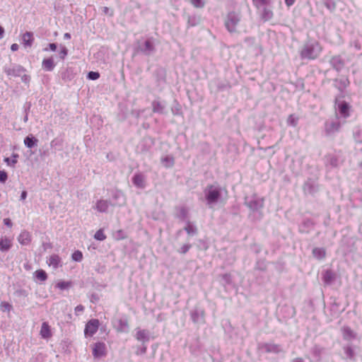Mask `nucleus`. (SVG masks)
Masks as SVG:
<instances>
[{
	"instance_id": "cd10ccee",
	"label": "nucleus",
	"mask_w": 362,
	"mask_h": 362,
	"mask_svg": "<svg viewBox=\"0 0 362 362\" xmlns=\"http://www.w3.org/2000/svg\"><path fill=\"white\" fill-rule=\"evenodd\" d=\"M342 336L345 340H351L356 337V334L349 327H344L342 328Z\"/></svg>"
},
{
	"instance_id": "9b49d317",
	"label": "nucleus",
	"mask_w": 362,
	"mask_h": 362,
	"mask_svg": "<svg viewBox=\"0 0 362 362\" xmlns=\"http://www.w3.org/2000/svg\"><path fill=\"white\" fill-rule=\"evenodd\" d=\"M99 325V320L97 319H92L89 320L85 326L84 334L86 336L92 337L97 332Z\"/></svg>"
},
{
	"instance_id": "f257e3e1",
	"label": "nucleus",
	"mask_w": 362,
	"mask_h": 362,
	"mask_svg": "<svg viewBox=\"0 0 362 362\" xmlns=\"http://www.w3.org/2000/svg\"><path fill=\"white\" fill-rule=\"evenodd\" d=\"M245 205L249 209V218L253 221L262 219L264 214L262 209L264 206V199L257 194L246 197L244 201Z\"/></svg>"
},
{
	"instance_id": "de8ad7c7",
	"label": "nucleus",
	"mask_w": 362,
	"mask_h": 362,
	"mask_svg": "<svg viewBox=\"0 0 362 362\" xmlns=\"http://www.w3.org/2000/svg\"><path fill=\"white\" fill-rule=\"evenodd\" d=\"M94 238L97 240L103 241L106 238V235L104 234L102 229H99L95 232Z\"/></svg>"
},
{
	"instance_id": "3c124183",
	"label": "nucleus",
	"mask_w": 362,
	"mask_h": 362,
	"mask_svg": "<svg viewBox=\"0 0 362 362\" xmlns=\"http://www.w3.org/2000/svg\"><path fill=\"white\" fill-rule=\"evenodd\" d=\"M71 286L70 281H62L57 284V287L61 290L67 289Z\"/></svg>"
},
{
	"instance_id": "58836bf2",
	"label": "nucleus",
	"mask_w": 362,
	"mask_h": 362,
	"mask_svg": "<svg viewBox=\"0 0 362 362\" xmlns=\"http://www.w3.org/2000/svg\"><path fill=\"white\" fill-rule=\"evenodd\" d=\"M334 81L338 83L337 87L340 90H343L344 89H345L349 84V81L348 78H341L339 80L336 79Z\"/></svg>"
},
{
	"instance_id": "37998d69",
	"label": "nucleus",
	"mask_w": 362,
	"mask_h": 362,
	"mask_svg": "<svg viewBox=\"0 0 362 362\" xmlns=\"http://www.w3.org/2000/svg\"><path fill=\"white\" fill-rule=\"evenodd\" d=\"M298 122V118L294 115H290L287 119V124L291 127H296Z\"/></svg>"
},
{
	"instance_id": "a18cd8bd",
	"label": "nucleus",
	"mask_w": 362,
	"mask_h": 362,
	"mask_svg": "<svg viewBox=\"0 0 362 362\" xmlns=\"http://www.w3.org/2000/svg\"><path fill=\"white\" fill-rule=\"evenodd\" d=\"M354 138L356 142L362 144V130L357 129L354 132Z\"/></svg>"
},
{
	"instance_id": "a19ab883",
	"label": "nucleus",
	"mask_w": 362,
	"mask_h": 362,
	"mask_svg": "<svg viewBox=\"0 0 362 362\" xmlns=\"http://www.w3.org/2000/svg\"><path fill=\"white\" fill-rule=\"evenodd\" d=\"M18 155L17 153H13L11 155V158L6 157L4 158V160L8 165L14 166L18 162Z\"/></svg>"
},
{
	"instance_id": "e2e57ef3",
	"label": "nucleus",
	"mask_w": 362,
	"mask_h": 362,
	"mask_svg": "<svg viewBox=\"0 0 362 362\" xmlns=\"http://www.w3.org/2000/svg\"><path fill=\"white\" fill-rule=\"evenodd\" d=\"M57 43H49L48 45V47H45L43 49V51L44 52H48V51H52V52H54L57 50Z\"/></svg>"
},
{
	"instance_id": "c9c22d12",
	"label": "nucleus",
	"mask_w": 362,
	"mask_h": 362,
	"mask_svg": "<svg viewBox=\"0 0 362 362\" xmlns=\"http://www.w3.org/2000/svg\"><path fill=\"white\" fill-rule=\"evenodd\" d=\"M34 277L40 281H45L47 279V274L43 269H37L34 273Z\"/></svg>"
},
{
	"instance_id": "ea45409f",
	"label": "nucleus",
	"mask_w": 362,
	"mask_h": 362,
	"mask_svg": "<svg viewBox=\"0 0 362 362\" xmlns=\"http://www.w3.org/2000/svg\"><path fill=\"white\" fill-rule=\"evenodd\" d=\"M161 162L167 168L173 167L175 163L173 157L169 156L163 158Z\"/></svg>"
},
{
	"instance_id": "4d7b16f0",
	"label": "nucleus",
	"mask_w": 362,
	"mask_h": 362,
	"mask_svg": "<svg viewBox=\"0 0 362 362\" xmlns=\"http://www.w3.org/2000/svg\"><path fill=\"white\" fill-rule=\"evenodd\" d=\"M14 294L18 297H27L28 295V291L23 288L17 289Z\"/></svg>"
},
{
	"instance_id": "72a5a7b5",
	"label": "nucleus",
	"mask_w": 362,
	"mask_h": 362,
	"mask_svg": "<svg viewBox=\"0 0 362 362\" xmlns=\"http://www.w3.org/2000/svg\"><path fill=\"white\" fill-rule=\"evenodd\" d=\"M325 6L330 11L334 12L337 8L338 0H322Z\"/></svg>"
},
{
	"instance_id": "69168bd1",
	"label": "nucleus",
	"mask_w": 362,
	"mask_h": 362,
	"mask_svg": "<svg viewBox=\"0 0 362 362\" xmlns=\"http://www.w3.org/2000/svg\"><path fill=\"white\" fill-rule=\"evenodd\" d=\"M126 238L124 232L122 230H118L116 232V238L117 240H123Z\"/></svg>"
},
{
	"instance_id": "39448f33",
	"label": "nucleus",
	"mask_w": 362,
	"mask_h": 362,
	"mask_svg": "<svg viewBox=\"0 0 362 362\" xmlns=\"http://www.w3.org/2000/svg\"><path fill=\"white\" fill-rule=\"evenodd\" d=\"M154 41L155 39L153 37L147 38L144 42L138 41L135 50L145 56H150L156 50Z\"/></svg>"
},
{
	"instance_id": "338daca9",
	"label": "nucleus",
	"mask_w": 362,
	"mask_h": 362,
	"mask_svg": "<svg viewBox=\"0 0 362 362\" xmlns=\"http://www.w3.org/2000/svg\"><path fill=\"white\" fill-rule=\"evenodd\" d=\"M329 164L332 167H337V165H338V159L336 157H334V156L331 157L330 159H329Z\"/></svg>"
},
{
	"instance_id": "f704fd0d",
	"label": "nucleus",
	"mask_w": 362,
	"mask_h": 362,
	"mask_svg": "<svg viewBox=\"0 0 362 362\" xmlns=\"http://www.w3.org/2000/svg\"><path fill=\"white\" fill-rule=\"evenodd\" d=\"M184 230L188 235H196L197 233V228L196 226H193L189 221H187L186 226Z\"/></svg>"
},
{
	"instance_id": "f03ea898",
	"label": "nucleus",
	"mask_w": 362,
	"mask_h": 362,
	"mask_svg": "<svg viewBox=\"0 0 362 362\" xmlns=\"http://www.w3.org/2000/svg\"><path fill=\"white\" fill-rule=\"evenodd\" d=\"M252 1L263 22L269 21L274 18L272 0H252Z\"/></svg>"
},
{
	"instance_id": "2eb2a0df",
	"label": "nucleus",
	"mask_w": 362,
	"mask_h": 362,
	"mask_svg": "<svg viewBox=\"0 0 362 362\" xmlns=\"http://www.w3.org/2000/svg\"><path fill=\"white\" fill-rule=\"evenodd\" d=\"M329 64L337 72L341 71L345 64L344 59L339 55L332 57L329 61Z\"/></svg>"
},
{
	"instance_id": "49530a36",
	"label": "nucleus",
	"mask_w": 362,
	"mask_h": 362,
	"mask_svg": "<svg viewBox=\"0 0 362 362\" xmlns=\"http://www.w3.org/2000/svg\"><path fill=\"white\" fill-rule=\"evenodd\" d=\"M344 353L347 358H349L350 359L354 358V351L353 349L351 348V346H346L344 347Z\"/></svg>"
},
{
	"instance_id": "a211bd4d",
	"label": "nucleus",
	"mask_w": 362,
	"mask_h": 362,
	"mask_svg": "<svg viewBox=\"0 0 362 362\" xmlns=\"http://www.w3.org/2000/svg\"><path fill=\"white\" fill-rule=\"evenodd\" d=\"M314 222L310 219L306 218L303 221L299 226V231L302 233H308L313 228Z\"/></svg>"
},
{
	"instance_id": "052dcab7",
	"label": "nucleus",
	"mask_w": 362,
	"mask_h": 362,
	"mask_svg": "<svg viewBox=\"0 0 362 362\" xmlns=\"http://www.w3.org/2000/svg\"><path fill=\"white\" fill-rule=\"evenodd\" d=\"M222 279L225 282L226 285H230L232 284V278L230 274H224L222 275Z\"/></svg>"
},
{
	"instance_id": "f8f14e48",
	"label": "nucleus",
	"mask_w": 362,
	"mask_h": 362,
	"mask_svg": "<svg viewBox=\"0 0 362 362\" xmlns=\"http://www.w3.org/2000/svg\"><path fill=\"white\" fill-rule=\"evenodd\" d=\"M205 313L203 309L198 308H194L190 312V317L192 321L195 324H203L205 322L204 320Z\"/></svg>"
},
{
	"instance_id": "6e6d98bb",
	"label": "nucleus",
	"mask_w": 362,
	"mask_h": 362,
	"mask_svg": "<svg viewBox=\"0 0 362 362\" xmlns=\"http://www.w3.org/2000/svg\"><path fill=\"white\" fill-rule=\"evenodd\" d=\"M68 54V49L65 46L61 47V50L59 53V57L61 59L64 60Z\"/></svg>"
},
{
	"instance_id": "b1692460",
	"label": "nucleus",
	"mask_w": 362,
	"mask_h": 362,
	"mask_svg": "<svg viewBox=\"0 0 362 362\" xmlns=\"http://www.w3.org/2000/svg\"><path fill=\"white\" fill-rule=\"evenodd\" d=\"M23 43L25 47H30L33 45L34 37L32 32H25L22 37Z\"/></svg>"
},
{
	"instance_id": "680f3d73",
	"label": "nucleus",
	"mask_w": 362,
	"mask_h": 362,
	"mask_svg": "<svg viewBox=\"0 0 362 362\" xmlns=\"http://www.w3.org/2000/svg\"><path fill=\"white\" fill-rule=\"evenodd\" d=\"M8 180V174L5 170H0V182L4 184Z\"/></svg>"
},
{
	"instance_id": "7c9ffc66",
	"label": "nucleus",
	"mask_w": 362,
	"mask_h": 362,
	"mask_svg": "<svg viewBox=\"0 0 362 362\" xmlns=\"http://www.w3.org/2000/svg\"><path fill=\"white\" fill-rule=\"evenodd\" d=\"M63 146V140L61 138H55L50 142V146L54 148L55 151H62Z\"/></svg>"
},
{
	"instance_id": "1a4fd4ad",
	"label": "nucleus",
	"mask_w": 362,
	"mask_h": 362,
	"mask_svg": "<svg viewBox=\"0 0 362 362\" xmlns=\"http://www.w3.org/2000/svg\"><path fill=\"white\" fill-rule=\"evenodd\" d=\"M336 108L337 110V114L340 115V117L346 119L350 116V105L344 101H337L335 102Z\"/></svg>"
},
{
	"instance_id": "4468645a",
	"label": "nucleus",
	"mask_w": 362,
	"mask_h": 362,
	"mask_svg": "<svg viewBox=\"0 0 362 362\" xmlns=\"http://www.w3.org/2000/svg\"><path fill=\"white\" fill-rule=\"evenodd\" d=\"M106 347L103 342H96L93 349V355L95 358H100L106 355Z\"/></svg>"
},
{
	"instance_id": "8fccbe9b",
	"label": "nucleus",
	"mask_w": 362,
	"mask_h": 362,
	"mask_svg": "<svg viewBox=\"0 0 362 362\" xmlns=\"http://www.w3.org/2000/svg\"><path fill=\"white\" fill-rule=\"evenodd\" d=\"M199 22V18L196 16H189L187 23L189 26L193 27L197 25Z\"/></svg>"
},
{
	"instance_id": "6e6552de",
	"label": "nucleus",
	"mask_w": 362,
	"mask_h": 362,
	"mask_svg": "<svg viewBox=\"0 0 362 362\" xmlns=\"http://www.w3.org/2000/svg\"><path fill=\"white\" fill-rule=\"evenodd\" d=\"M240 18L238 13L235 12H230L225 22V26L230 33H233L236 30V26L239 23Z\"/></svg>"
},
{
	"instance_id": "aec40b11",
	"label": "nucleus",
	"mask_w": 362,
	"mask_h": 362,
	"mask_svg": "<svg viewBox=\"0 0 362 362\" xmlns=\"http://www.w3.org/2000/svg\"><path fill=\"white\" fill-rule=\"evenodd\" d=\"M40 334L41 337L45 339H47L52 337V334L48 322H43L42 323Z\"/></svg>"
},
{
	"instance_id": "c756f323",
	"label": "nucleus",
	"mask_w": 362,
	"mask_h": 362,
	"mask_svg": "<svg viewBox=\"0 0 362 362\" xmlns=\"http://www.w3.org/2000/svg\"><path fill=\"white\" fill-rule=\"evenodd\" d=\"M322 279L325 284L329 285L334 279V274L331 270H326L323 274Z\"/></svg>"
},
{
	"instance_id": "e433bc0d",
	"label": "nucleus",
	"mask_w": 362,
	"mask_h": 362,
	"mask_svg": "<svg viewBox=\"0 0 362 362\" xmlns=\"http://www.w3.org/2000/svg\"><path fill=\"white\" fill-rule=\"evenodd\" d=\"M152 108L153 112L156 113L163 114L164 110V107L161 105L160 102L158 100H154L152 102Z\"/></svg>"
},
{
	"instance_id": "393cba45",
	"label": "nucleus",
	"mask_w": 362,
	"mask_h": 362,
	"mask_svg": "<svg viewBox=\"0 0 362 362\" xmlns=\"http://www.w3.org/2000/svg\"><path fill=\"white\" fill-rule=\"evenodd\" d=\"M24 145L28 148H32L37 145L38 140L32 134H29L24 139Z\"/></svg>"
},
{
	"instance_id": "9d476101",
	"label": "nucleus",
	"mask_w": 362,
	"mask_h": 362,
	"mask_svg": "<svg viewBox=\"0 0 362 362\" xmlns=\"http://www.w3.org/2000/svg\"><path fill=\"white\" fill-rule=\"evenodd\" d=\"M154 76L157 86L162 90L166 83V70L163 67L157 68L154 71Z\"/></svg>"
},
{
	"instance_id": "ddd939ff",
	"label": "nucleus",
	"mask_w": 362,
	"mask_h": 362,
	"mask_svg": "<svg viewBox=\"0 0 362 362\" xmlns=\"http://www.w3.org/2000/svg\"><path fill=\"white\" fill-rule=\"evenodd\" d=\"M305 194H313L318 190V186L316 182L312 179H308L303 187Z\"/></svg>"
},
{
	"instance_id": "79ce46f5",
	"label": "nucleus",
	"mask_w": 362,
	"mask_h": 362,
	"mask_svg": "<svg viewBox=\"0 0 362 362\" xmlns=\"http://www.w3.org/2000/svg\"><path fill=\"white\" fill-rule=\"evenodd\" d=\"M323 349L318 345H315L311 350L312 354L318 359L320 358L321 354L322 353Z\"/></svg>"
},
{
	"instance_id": "2f4dec72",
	"label": "nucleus",
	"mask_w": 362,
	"mask_h": 362,
	"mask_svg": "<svg viewBox=\"0 0 362 362\" xmlns=\"http://www.w3.org/2000/svg\"><path fill=\"white\" fill-rule=\"evenodd\" d=\"M313 255L317 259H322L326 255L325 250L322 247H315L313 250Z\"/></svg>"
},
{
	"instance_id": "bf43d9fd",
	"label": "nucleus",
	"mask_w": 362,
	"mask_h": 362,
	"mask_svg": "<svg viewBox=\"0 0 362 362\" xmlns=\"http://www.w3.org/2000/svg\"><path fill=\"white\" fill-rule=\"evenodd\" d=\"M191 4L196 8H203L204 2L202 0H190Z\"/></svg>"
},
{
	"instance_id": "864d4df0",
	"label": "nucleus",
	"mask_w": 362,
	"mask_h": 362,
	"mask_svg": "<svg viewBox=\"0 0 362 362\" xmlns=\"http://www.w3.org/2000/svg\"><path fill=\"white\" fill-rule=\"evenodd\" d=\"M192 247V245L189 243H187L183 245L178 250L177 252L180 254L185 255L186 254Z\"/></svg>"
},
{
	"instance_id": "0eeeda50",
	"label": "nucleus",
	"mask_w": 362,
	"mask_h": 362,
	"mask_svg": "<svg viewBox=\"0 0 362 362\" xmlns=\"http://www.w3.org/2000/svg\"><path fill=\"white\" fill-rule=\"evenodd\" d=\"M4 71L8 76L10 77H19L22 74L26 72L25 68L18 64H11L9 66H4Z\"/></svg>"
},
{
	"instance_id": "774afa93",
	"label": "nucleus",
	"mask_w": 362,
	"mask_h": 362,
	"mask_svg": "<svg viewBox=\"0 0 362 362\" xmlns=\"http://www.w3.org/2000/svg\"><path fill=\"white\" fill-rule=\"evenodd\" d=\"M84 309H85V308H84V306H83V305H78L75 308V309H74L75 314H76V315H79V313H80L83 312Z\"/></svg>"
},
{
	"instance_id": "a878e982",
	"label": "nucleus",
	"mask_w": 362,
	"mask_h": 362,
	"mask_svg": "<svg viewBox=\"0 0 362 362\" xmlns=\"http://www.w3.org/2000/svg\"><path fill=\"white\" fill-rule=\"evenodd\" d=\"M47 262L49 266L52 267L53 269H56L60 265L61 258L59 257V255L54 254L49 257Z\"/></svg>"
},
{
	"instance_id": "412c9836",
	"label": "nucleus",
	"mask_w": 362,
	"mask_h": 362,
	"mask_svg": "<svg viewBox=\"0 0 362 362\" xmlns=\"http://www.w3.org/2000/svg\"><path fill=\"white\" fill-rule=\"evenodd\" d=\"M12 247V240L8 237H4L0 239V251L1 252H8Z\"/></svg>"
},
{
	"instance_id": "13d9d810",
	"label": "nucleus",
	"mask_w": 362,
	"mask_h": 362,
	"mask_svg": "<svg viewBox=\"0 0 362 362\" xmlns=\"http://www.w3.org/2000/svg\"><path fill=\"white\" fill-rule=\"evenodd\" d=\"M20 77H21V81L23 83H24L25 84H26L28 86L30 84V82L31 80V77L30 75L26 74L25 73H23L21 74V76Z\"/></svg>"
},
{
	"instance_id": "f3484780",
	"label": "nucleus",
	"mask_w": 362,
	"mask_h": 362,
	"mask_svg": "<svg viewBox=\"0 0 362 362\" xmlns=\"http://www.w3.org/2000/svg\"><path fill=\"white\" fill-rule=\"evenodd\" d=\"M135 338L137 341L145 344L150 340L149 332L146 329H137Z\"/></svg>"
},
{
	"instance_id": "4c0bfd02",
	"label": "nucleus",
	"mask_w": 362,
	"mask_h": 362,
	"mask_svg": "<svg viewBox=\"0 0 362 362\" xmlns=\"http://www.w3.org/2000/svg\"><path fill=\"white\" fill-rule=\"evenodd\" d=\"M74 78V74L71 70L67 69L62 73V79L65 82L71 81Z\"/></svg>"
},
{
	"instance_id": "c03bdc74",
	"label": "nucleus",
	"mask_w": 362,
	"mask_h": 362,
	"mask_svg": "<svg viewBox=\"0 0 362 362\" xmlns=\"http://www.w3.org/2000/svg\"><path fill=\"white\" fill-rule=\"evenodd\" d=\"M71 259L74 262H80L83 259V254L79 250L74 251L71 255Z\"/></svg>"
},
{
	"instance_id": "473e14b6",
	"label": "nucleus",
	"mask_w": 362,
	"mask_h": 362,
	"mask_svg": "<svg viewBox=\"0 0 362 362\" xmlns=\"http://www.w3.org/2000/svg\"><path fill=\"white\" fill-rule=\"evenodd\" d=\"M176 217L181 221H189L188 218V210L185 206H181L179 208V213L177 214Z\"/></svg>"
},
{
	"instance_id": "6ab92c4d",
	"label": "nucleus",
	"mask_w": 362,
	"mask_h": 362,
	"mask_svg": "<svg viewBox=\"0 0 362 362\" xmlns=\"http://www.w3.org/2000/svg\"><path fill=\"white\" fill-rule=\"evenodd\" d=\"M18 241L21 245H28L31 242V235L27 230H23L18 237Z\"/></svg>"
},
{
	"instance_id": "5701e85b",
	"label": "nucleus",
	"mask_w": 362,
	"mask_h": 362,
	"mask_svg": "<svg viewBox=\"0 0 362 362\" xmlns=\"http://www.w3.org/2000/svg\"><path fill=\"white\" fill-rule=\"evenodd\" d=\"M42 67L46 71H52L55 67L53 57L45 58L42 62Z\"/></svg>"
},
{
	"instance_id": "bb28decb",
	"label": "nucleus",
	"mask_w": 362,
	"mask_h": 362,
	"mask_svg": "<svg viewBox=\"0 0 362 362\" xmlns=\"http://www.w3.org/2000/svg\"><path fill=\"white\" fill-rule=\"evenodd\" d=\"M132 182L139 188H144L145 187L144 176L140 173H137L134 175L132 177Z\"/></svg>"
},
{
	"instance_id": "7ed1b4c3",
	"label": "nucleus",
	"mask_w": 362,
	"mask_h": 362,
	"mask_svg": "<svg viewBox=\"0 0 362 362\" xmlns=\"http://www.w3.org/2000/svg\"><path fill=\"white\" fill-rule=\"evenodd\" d=\"M223 188L218 184L207 185L204 189V197L206 205L211 208L216 204L221 199V192Z\"/></svg>"
},
{
	"instance_id": "dca6fc26",
	"label": "nucleus",
	"mask_w": 362,
	"mask_h": 362,
	"mask_svg": "<svg viewBox=\"0 0 362 362\" xmlns=\"http://www.w3.org/2000/svg\"><path fill=\"white\" fill-rule=\"evenodd\" d=\"M259 347L264 349L267 353L279 354L283 351L280 345L272 343L262 344Z\"/></svg>"
},
{
	"instance_id": "5fc2aeb1",
	"label": "nucleus",
	"mask_w": 362,
	"mask_h": 362,
	"mask_svg": "<svg viewBox=\"0 0 362 362\" xmlns=\"http://www.w3.org/2000/svg\"><path fill=\"white\" fill-rule=\"evenodd\" d=\"M112 198L115 200L122 199L124 202V194L120 190H115L112 192Z\"/></svg>"
},
{
	"instance_id": "423d86ee",
	"label": "nucleus",
	"mask_w": 362,
	"mask_h": 362,
	"mask_svg": "<svg viewBox=\"0 0 362 362\" xmlns=\"http://www.w3.org/2000/svg\"><path fill=\"white\" fill-rule=\"evenodd\" d=\"M341 124L339 120L338 116L335 119H329L325 123V132L326 136H331L339 132Z\"/></svg>"
},
{
	"instance_id": "09e8293b",
	"label": "nucleus",
	"mask_w": 362,
	"mask_h": 362,
	"mask_svg": "<svg viewBox=\"0 0 362 362\" xmlns=\"http://www.w3.org/2000/svg\"><path fill=\"white\" fill-rule=\"evenodd\" d=\"M0 308L3 312H5V311L10 312L13 308L12 305L9 303L6 302V301H2L1 303Z\"/></svg>"
},
{
	"instance_id": "603ef678",
	"label": "nucleus",
	"mask_w": 362,
	"mask_h": 362,
	"mask_svg": "<svg viewBox=\"0 0 362 362\" xmlns=\"http://www.w3.org/2000/svg\"><path fill=\"white\" fill-rule=\"evenodd\" d=\"M100 78V74L98 71H89L87 74V78L89 80L95 81Z\"/></svg>"
},
{
	"instance_id": "0e129e2a",
	"label": "nucleus",
	"mask_w": 362,
	"mask_h": 362,
	"mask_svg": "<svg viewBox=\"0 0 362 362\" xmlns=\"http://www.w3.org/2000/svg\"><path fill=\"white\" fill-rule=\"evenodd\" d=\"M146 351H147L146 346L143 344V346H139V347L137 348V349L136 351V355H143V354H145L146 353Z\"/></svg>"
},
{
	"instance_id": "20e7f679",
	"label": "nucleus",
	"mask_w": 362,
	"mask_h": 362,
	"mask_svg": "<svg viewBox=\"0 0 362 362\" xmlns=\"http://www.w3.org/2000/svg\"><path fill=\"white\" fill-rule=\"evenodd\" d=\"M322 48L318 42L315 40L308 41L305 43L300 52L302 59L313 60L319 57Z\"/></svg>"
},
{
	"instance_id": "4be33fe9",
	"label": "nucleus",
	"mask_w": 362,
	"mask_h": 362,
	"mask_svg": "<svg viewBox=\"0 0 362 362\" xmlns=\"http://www.w3.org/2000/svg\"><path fill=\"white\" fill-rule=\"evenodd\" d=\"M110 205V202L107 200L100 199L96 202L95 209L100 213H105L107 211Z\"/></svg>"
},
{
	"instance_id": "c85d7f7f",
	"label": "nucleus",
	"mask_w": 362,
	"mask_h": 362,
	"mask_svg": "<svg viewBox=\"0 0 362 362\" xmlns=\"http://www.w3.org/2000/svg\"><path fill=\"white\" fill-rule=\"evenodd\" d=\"M129 323L127 319H119L118 320L117 330L120 332H129Z\"/></svg>"
}]
</instances>
